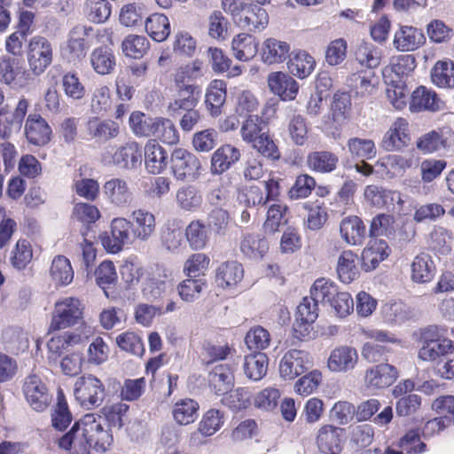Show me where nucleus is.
<instances>
[{
  "label": "nucleus",
  "instance_id": "obj_1",
  "mask_svg": "<svg viewBox=\"0 0 454 454\" xmlns=\"http://www.w3.org/2000/svg\"><path fill=\"white\" fill-rule=\"evenodd\" d=\"M112 442L113 435L104 428L102 417L88 413L76 421L58 443L69 454H90L91 449L99 453L107 451Z\"/></svg>",
  "mask_w": 454,
  "mask_h": 454
},
{
  "label": "nucleus",
  "instance_id": "obj_2",
  "mask_svg": "<svg viewBox=\"0 0 454 454\" xmlns=\"http://www.w3.org/2000/svg\"><path fill=\"white\" fill-rule=\"evenodd\" d=\"M101 162L121 169H137L142 163V151L137 142H127L115 149L106 148L101 154Z\"/></svg>",
  "mask_w": 454,
  "mask_h": 454
},
{
  "label": "nucleus",
  "instance_id": "obj_3",
  "mask_svg": "<svg viewBox=\"0 0 454 454\" xmlns=\"http://www.w3.org/2000/svg\"><path fill=\"white\" fill-rule=\"evenodd\" d=\"M27 61L28 70L39 76L51 65L53 61V45L45 36L34 35L27 47Z\"/></svg>",
  "mask_w": 454,
  "mask_h": 454
},
{
  "label": "nucleus",
  "instance_id": "obj_4",
  "mask_svg": "<svg viewBox=\"0 0 454 454\" xmlns=\"http://www.w3.org/2000/svg\"><path fill=\"white\" fill-rule=\"evenodd\" d=\"M83 309V304L77 298L59 299L55 303L50 330L59 331L79 324L82 319Z\"/></svg>",
  "mask_w": 454,
  "mask_h": 454
},
{
  "label": "nucleus",
  "instance_id": "obj_5",
  "mask_svg": "<svg viewBox=\"0 0 454 454\" xmlns=\"http://www.w3.org/2000/svg\"><path fill=\"white\" fill-rule=\"evenodd\" d=\"M74 395L82 407L90 410L101 405L106 396V388L99 379L88 374L76 380Z\"/></svg>",
  "mask_w": 454,
  "mask_h": 454
},
{
  "label": "nucleus",
  "instance_id": "obj_6",
  "mask_svg": "<svg viewBox=\"0 0 454 454\" xmlns=\"http://www.w3.org/2000/svg\"><path fill=\"white\" fill-rule=\"evenodd\" d=\"M281 193L279 180L270 178L263 182V188L251 185L243 189L238 200L247 207H256L266 205L267 202L276 201Z\"/></svg>",
  "mask_w": 454,
  "mask_h": 454
},
{
  "label": "nucleus",
  "instance_id": "obj_7",
  "mask_svg": "<svg viewBox=\"0 0 454 454\" xmlns=\"http://www.w3.org/2000/svg\"><path fill=\"white\" fill-rule=\"evenodd\" d=\"M312 294L321 300V303L329 304L340 318L348 317L354 310L351 295L347 292H339L336 286H312Z\"/></svg>",
  "mask_w": 454,
  "mask_h": 454
},
{
  "label": "nucleus",
  "instance_id": "obj_8",
  "mask_svg": "<svg viewBox=\"0 0 454 454\" xmlns=\"http://www.w3.org/2000/svg\"><path fill=\"white\" fill-rule=\"evenodd\" d=\"M321 300L316 299L312 294V287L310 288V296L302 299L297 307L295 321L294 324V331L299 339L309 338L311 332L314 330V323L318 317L317 304Z\"/></svg>",
  "mask_w": 454,
  "mask_h": 454
},
{
  "label": "nucleus",
  "instance_id": "obj_9",
  "mask_svg": "<svg viewBox=\"0 0 454 454\" xmlns=\"http://www.w3.org/2000/svg\"><path fill=\"white\" fill-rule=\"evenodd\" d=\"M22 393L29 407L36 411H44L51 404L52 396L43 380L36 374H29L24 380Z\"/></svg>",
  "mask_w": 454,
  "mask_h": 454
},
{
  "label": "nucleus",
  "instance_id": "obj_10",
  "mask_svg": "<svg viewBox=\"0 0 454 454\" xmlns=\"http://www.w3.org/2000/svg\"><path fill=\"white\" fill-rule=\"evenodd\" d=\"M170 163L173 175L178 180L191 182L200 176L201 168L200 160L184 149H175L171 155Z\"/></svg>",
  "mask_w": 454,
  "mask_h": 454
},
{
  "label": "nucleus",
  "instance_id": "obj_11",
  "mask_svg": "<svg viewBox=\"0 0 454 454\" xmlns=\"http://www.w3.org/2000/svg\"><path fill=\"white\" fill-rule=\"evenodd\" d=\"M311 364L310 356L307 351L290 349L283 355L279 362V376L285 380H292L309 370Z\"/></svg>",
  "mask_w": 454,
  "mask_h": 454
},
{
  "label": "nucleus",
  "instance_id": "obj_12",
  "mask_svg": "<svg viewBox=\"0 0 454 454\" xmlns=\"http://www.w3.org/2000/svg\"><path fill=\"white\" fill-rule=\"evenodd\" d=\"M132 223L125 218H114L111 223V235L104 233L99 239L104 248L112 254L119 253L130 242Z\"/></svg>",
  "mask_w": 454,
  "mask_h": 454
},
{
  "label": "nucleus",
  "instance_id": "obj_13",
  "mask_svg": "<svg viewBox=\"0 0 454 454\" xmlns=\"http://www.w3.org/2000/svg\"><path fill=\"white\" fill-rule=\"evenodd\" d=\"M92 28L82 25L74 27L67 35L64 52L70 62L76 61L85 56L90 43L89 37Z\"/></svg>",
  "mask_w": 454,
  "mask_h": 454
},
{
  "label": "nucleus",
  "instance_id": "obj_14",
  "mask_svg": "<svg viewBox=\"0 0 454 454\" xmlns=\"http://www.w3.org/2000/svg\"><path fill=\"white\" fill-rule=\"evenodd\" d=\"M84 132L88 137L98 143H106L120 134V125L111 119L90 117L84 124Z\"/></svg>",
  "mask_w": 454,
  "mask_h": 454
},
{
  "label": "nucleus",
  "instance_id": "obj_15",
  "mask_svg": "<svg viewBox=\"0 0 454 454\" xmlns=\"http://www.w3.org/2000/svg\"><path fill=\"white\" fill-rule=\"evenodd\" d=\"M409 109L411 113H435L444 109V103L434 90L419 86L411 95Z\"/></svg>",
  "mask_w": 454,
  "mask_h": 454
},
{
  "label": "nucleus",
  "instance_id": "obj_16",
  "mask_svg": "<svg viewBox=\"0 0 454 454\" xmlns=\"http://www.w3.org/2000/svg\"><path fill=\"white\" fill-rule=\"evenodd\" d=\"M410 140L407 120L397 118L383 136L381 146L387 152L400 151L409 145Z\"/></svg>",
  "mask_w": 454,
  "mask_h": 454
},
{
  "label": "nucleus",
  "instance_id": "obj_17",
  "mask_svg": "<svg viewBox=\"0 0 454 454\" xmlns=\"http://www.w3.org/2000/svg\"><path fill=\"white\" fill-rule=\"evenodd\" d=\"M358 354L355 348L343 345L333 348L327 360V368L335 373L352 371L357 364Z\"/></svg>",
  "mask_w": 454,
  "mask_h": 454
},
{
  "label": "nucleus",
  "instance_id": "obj_18",
  "mask_svg": "<svg viewBox=\"0 0 454 454\" xmlns=\"http://www.w3.org/2000/svg\"><path fill=\"white\" fill-rule=\"evenodd\" d=\"M270 90L282 100H294L299 91L298 82L288 74L272 72L267 78Z\"/></svg>",
  "mask_w": 454,
  "mask_h": 454
},
{
  "label": "nucleus",
  "instance_id": "obj_19",
  "mask_svg": "<svg viewBox=\"0 0 454 454\" xmlns=\"http://www.w3.org/2000/svg\"><path fill=\"white\" fill-rule=\"evenodd\" d=\"M398 377L397 370L389 364H380L366 370L364 383L370 389H382L392 385Z\"/></svg>",
  "mask_w": 454,
  "mask_h": 454
},
{
  "label": "nucleus",
  "instance_id": "obj_20",
  "mask_svg": "<svg viewBox=\"0 0 454 454\" xmlns=\"http://www.w3.org/2000/svg\"><path fill=\"white\" fill-rule=\"evenodd\" d=\"M235 22L243 29L248 31H262L269 22V15L265 9L261 6L247 4Z\"/></svg>",
  "mask_w": 454,
  "mask_h": 454
},
{
  "label": "nucleus",
  "instance_id": "obj_21",
  "mask_svg": "<svg viewBox=\"0 0 454 454\" xmlns=\"http://www.w3.org/2000/svg\"><path fill=\"white\" fill-rule=\"evenodd\" d=\"M342 429L333 425L322 426L317 434V445L324 454H339L341 450Z\"/></svg>",
  "mask_w": 454,
  "mask_h": 454
},
{
  "label": "nucleus",
  "instance_id": "obj_22",
  "mask_svg": "<svg viewBox=\"0 0 454 454\" xmlns=\"http://www.w3.org/2000/svg\"><path fill=\"white\" fill-rule=\"evenodd\" d=\"M426 41L422 31L411 26H401L394 36V46L397 51H410L417 50Z\"/></svg>",
  "mask_w": 454,
  "mask_h": 454
},
{
  "label": "nucleus",
  "instance_id": "obj_23",
  "mask_svg": "<svg viewBox=\"0 0 454 454\" xmlns=\"http://www.w3.org/2000/svg\"><path fill=\"white\" fill-rule=\"evenodd\" d=\"M145 164L150 174H160L168 165L167 151L155 140H148L145 145Z\"/></svg>",
  "mask_w": 454,
  "mask_h": 454
},
{
  "label": "nucleus",
  "instance_id": "obj_24",
  "mask_svg": "<svg viewBox=\"0 0 454 454\" xmlns=\"http://www.w3.org/2000/svg\"><path fill=\"white\" fill-rule=\"evenodd\" d=\"M27 140L35 145H43L51 139V129L39 114H30L25 125Z\"/></svg>",
  "mask_w": 454,
  "mask_h": 454
},
{
  "label": "nucleus",
  "instance_id": "obj_25",
  "mask_svg": "<svg viewBox=\"0 0 454 454\" xmlns=\"http://www.w3.org/2000/svg\"><path fill=\"white\" fill-rule=\"evenodd\" d=\"M240 151L231 145H223L214 152L211 157V172L221 175L240 159Z\"/></svg>",
  "mask_w": 454,
  "mask_h": 454
},
{
  "label": "nucleus",
  "instance_id": "obj_26",
  "mask_svg": "<svg viewBox=\"0 0 454 454\" xmlns=\"http://www.w3.org/2000/svg\"><path fill=\"white\" fill-rule=\"evenodd\" d=\"M364 196L368 203L378 207L391 206L395 203L403 205V203L399 192L389 191L377 184L367 185Z\"/></svg>",
  "mask_w": 454,
  "mask_h": 454
},
{
  "label": "nucleus",
  "instance_id": "obj_27",
  "mask_svg": "<svg viewBox=\"0 0 454 454\" xmlns=\"http://www.w3.org/2000/svg\"><path fill=\"white\" fill-rule=\"evenodd\" d=\"M411 278L417 284H427L433 281L436 269L428 254L421 253L415 256L411 264Z\"/></svg>",
  "mask_w": 454,
  "mask_h": 454
},
{
  "label": "nucleus",
  "instance_id": "obj_28",
  "mask_svg": "<svg viewBox=\"0 0 454 454\" xmlns=\"http://www.w3.org/2000/svg\"><path fill=\"white\" fill-rule=\"evenodd\" d=\"M103 192L108 200L118 207L127 206L132 200V192L122 178L115 177L106 181Z\"/></svg>",
  "mask_w": 454,
  "mask_h": 454
},
{
  "label": "nucleus",
  "instance_id": "obj_29",
  "mask_svg": "<svg viewBox=\"0 0 454 454\" xmlns=\"http://www.w3.org/2000/svg\"><path fill=\"white\" fill-rule=\"evenodd\" d=\"M289 43L276 38H268L262 43L261 58L265 64H278L289 57Z\"/></svg>",
  "mask_w": 454,
  "mask_h": 454
},
{
  "label": "nucleus",
  "instance_id": "obj_30",
  "mask_svg": "<svg viewBox=\"0 0 454 454\" xmlns=\"http://www.w3.org/2000/svg\"><path fill=\"white\" fill-rule=\"evenodd\" d=\"M185 237L192 250H202L210 241L211 229L202 220H193L186 226Z\"/></svg>",
  "mask_w": 454,
  "mask_h": 454
},
{
  "label": "nucleus",
  "instance_id": "obj_31",
  "mask_svg": "<svg viewBox=\"0 0 454 454\" xmlns=\"http://www.w3.org/2000/svg\"><path fill=\"white\" fill-rule=\"evenodd\" d=\"M340 232L347 244L357 246L363 244L366 235V228L359 217L348 216L340 222Z\"/></svg>",
  "mask_w": 454,
  "mask_h": 454
},
{
  "label": "nucleus",
  "instance_id": "obj_32",
  "mask_svg": "<svg viewBox=\"0 0 454 454\" xmlns=\"http://www.w3.org/2000/svg\"><path fill=\"white\" fill-rule=\"evenodd\" d=\"M226 100V84L223 80L212 81L206 91L205 104L212 116H218Z\"/></svg>",
  "mask_w": 454,
  "mask_h": 454
},
{
  "label": "nucleus",
  "instance_id": "obj_33",
  "mask_svg": "<svg viewBox=\"0 0 454 454\" xmlns=\"http://www.w3.org/2000/svg\"><path fill=\"white\" fill-rule=\"evenodd\" d=\"M132 233L140 240H147L155 231V217L145 210L137 209L131 215Z\"/></svg>",
  "mask_w": 454,
  "mask_h": 454
},
{
  "label": "nucleus",
  "instance_id": "obj_34",
  "mask_svg": "<svg viewBox=\"0 0 454 454\" xmlns=\"http://www.w3.org/2000/svg\"><path fill=\"white\" fill-rule=\"evenodd\" d=\"M269 358L262 352H254L244 358L243 371L245 375L253 381L261 380L267 373Z\"/></svg>",
  "mask_w": 454,
  "mask_h": 454
},
{
  "label": "nucleus",
  "instance_id": "obj_35",
  "mask_svg": "<svg viewBox=\"0 0 454 454\" xmlns=\"http://www.w3.org/2000/svg\"><path fill=\"white\" fill-rule=\"evenodd\" d=\"M199 403L191 398L178 400L172 409L174 420L181 425L186 426L193 423L199 416Z\"/></svg>",
  "mask_w": 454,
  "mask_h": 454
},
{
  "label": "nucleus",
  "instance_id": "obj_36",
  "mask_svg": "<svg viewBox=\"0 0 454 454\" xmlns=\"http://www.w3.org/2000/svg\"><path fill=\"white\" fill-rule=\"evenodd\" d=\"M209 383L217 395H224L234 384L233 370L227 364H220L209 374Z\"/></svg>",
  "mask_w": 454,
  "mask_h": 454
},
{
  "label": "nucleus",
  "instance_id": "obj_37",
  "mask_svg": "<svg viewBox=\"0 0 454 454\" xmlns=\"http://www.w3.org/2000/svg\"><path fill=\"white\" fill-rule=\"evenodd\" d=\"M90 64L97 74L105 75L114 71L116 59L110 48L98 47L90 54Z\"/></svg>",
  "mask_w": 454,
  "mask_h": 454
},
{
  "label": "nucleus",
  "instance_id": "obj_38",
  "mask_svg": "<svg viewBox=\"0 0 454 454\" xmlns=\"http://www.w3.org/2000/svg\"><path fill=\"white\" fill-rule=\"evenodd\" d=\"M453 352L454 341L448 338H442V340L432 343L430 346L419 347L418 356L426 362H436Z\"/></svg>",
  "mask_w": 454,
  "mask_h": 454
},
{
  "label": "nucleus",
  "instance_id": "obj_39",
  "mask_svg": "<svg viewBox=\"0 0 454 454\" xmlns=\"http://www.w3.org/2000/svg\"><path fill=\"white\" fill-rule=\"evenodd\" d=\"M388 246L386 241L380 239L371 241L363 250L362 259L365 270H374L378 264L388 255Z\"/></svg>",
  "mask_w": 454,
  "mask_h": 454
},
{
  "label": "nucleus",
  "instance_id": "obj_40",
  "mask_svg": "<svg viewBox=\"0 0 454 454\" xmlns=\"http://www.w3.org/2000/svg\"><path fill=\"white\" fill-rule=\"evenodd\" d=\"M234 57L240 61H248L253 59L258 51V42L247 34H239L231 42Z\"/></svg>",
  "mask_w": 454,
  "mask_h": 454
},
{
  "label": "nucleus",
  "instance_id": "obj_41",
  "mask_svg": "<svg viewBox=\"0 0 454 454\" xmlns=\"http://www.w3.org/2000/svg\"><path fill=\"white\" fill-rule=\"evenodd\" d=\"M269 248L265 239L259 236L245 233L241 236L239 249L246 256L253 260L262 259Z\"/></svg>",
  "mask_w": 454,
  "mask_h": 454
},
{
  "label": "nucleus",
  "instance_id": "obj_42",
  "mask_svg": "<svg viewBox=\"0 0 454 454\" xmlns=\"http://www.w3.org/2000/svg\"><path fill=\"white\" fill-rule=\"evenodd\" d=\"M431 81L439 88L454 89V61L438 60L431 69Z\"/></svg>",
  "mask_w": 454,
  "mask_h": 454
},
{
  "label": "nucleus",
  "instance_id": "obj_43",
  "mask_svg": "<svg viewBox=\"0 0 454 454\" xmlns=\"http://www.w3.org/2000/svg\"><path fill=\"white\" fill-rule=\"evenodd\" d=\"M339 159L332 152L318 151L310 153L307 156L308 167L318 173H329L336 168Z\"/></svg>",
  "mask_w": 454,
  "mask_h": 454
},
{
  "label": "nucleus",
  "instance_id": "obj_44",
  "mask_svg": "<svg viewBox=\"0 0 454 454\" xmlns=\"http://www.w3.org/2000/svg\"><path fill=\"white\" fill-rule=\"evenodd\" d=\"M5 348L12 353L19 355L27 350L29 340L27 333L19 327H8L2 334Z\"/></svg>",
  "mask_w": 454,
  "mask_h": 454
},
{
  "label": "nucleus",
  "instance_id": "obj_45",
  "mask_svg": "<svg viewBox=\"0 0 454 454\" xmlns=\"http://www.w3.org/2000/svg\"><path fill=\"white\" fill-rule=\"evenodd\" d=\"M357 257L351 251H344L340 255L337 264V273L340 282L350 284L356 280L359 275V270L356 265Z\"/></svg>",
  "mask_w": 454,
  "mask_h": 454
},
{
  "label": "nucleus",
  "instance_id": "obj_46",
  "mask_svg": "<svg viewBox=\"0 0 454 454\" xmlns=\"http://www.w3.org/2000/svg\"><path fill=\"white\" fill-rule=\"evenodd\" d=\"M179 90L176 98L168 104V110L172 113H177L180 110L189 111L193 109L198 98L195 96V90L198 89L194 85H178Z\"/></svg>",
  "mask_w": 454,
  "mask_h": 454
},
{
  "label": "nucleus",
  "instance_id": "obj_47",
  "mask_svg": "<svg viewBox=\"0 0 454 454\" xmlns=\"http://www.w3.org/2000/svg\"><path fill=\"white\" fill-rule=\"evenodd\" d=\"M148 35L156 42L165 41L170 34V23L164 14L153 13L145 23Z\"/></svg>",
  "mask_w": 454,
  "mask_h": 454
},
{
  "label": "nucleus",
  "instance_id": "obj_48",
  "mask_svg": "<svg viewBox=\"0 0 454 454\" xmlns=\"http://www.w3.org/2000/svg\"><path fill=\"white\" fill-rule=\"evenodd\" d=\"M74 270L70 261L64 255H57L53 258L50 277L56 284H71L74 279Z\"/></svg>",
  "mask_w": 454,
  "mask_h": 454
},
{
  "label": "nucleus",
  "instance_id": "obj_49",
  "mask_svg": "<svg viewBox=\"0 0 454 454\" xmlns=\"http://www.w3.org/2000/svg\"><path fill=\"white\" fill-rule=\"evenodd\" d=\"M356 61L367 68H376L380 65L382 50L368 42H362L355 52Z\"/></svg>",
  "mask_w": 454,
  "mask_h": 454
},
{
  "label": "nucleus",
  "instance_id": "obj_50",
  "mask_svg": "<svg viewBox=\"0 0 454 454\" xmlns=\"http://www.w3.org/2000/svg\"><path fill=\"white\" fill-rule=\"evenodd\" d=\"M244 268L237 261L222 263L215 270V281L221 284H239L244 278Z\"/></svg>",
  "mask_w": 454,
  "mask_h": 454
},
{
  "label": "nucleus",
  "instance_id": "obj_51",
  "mask_svg": "<svg viewBox=\"0 0 454 454\" xmlns=\"http://www.w3.org/2000/svg\"><path fill=\"white\" fill-rule=\"evenodd\" d=\"M287 66L293 75L303 79L312 73L316 61L308 52L300 51L290 59Z\"/></svg>",
  "mask_w": 454,
  "mask_h": 454
},
{
  "label": "nucleus",
  "instance_id": "obj_52",
  "mask_svg": "<svg viewBox=\"0 0 454 454\" xmlns=\"http://www.w3.org/2000/svg\"><path fill=\"white\" fill-rule=\"evenodd\" d=\"M111 4L106 0H85L82 12L89 20L94 23H103L111 15Z\"/></svg>",
  "mask_w": 454,
  "mask_h": 454
},
{
  "label": "nucleus",
  "instance_id": "obj_53",
  "mask_svg": "<svg viewBox=\"0 0 454 454\" xmlns=\"http://www.w3.org/2000/svg\"><path fill=\"white\" fill-rule=\"evenodd\" d=\"M205 74L203 62L195 59L192 63L178 67L175 73V82L177 85H189L190 82H196Z\"/></svg>",
  "mask_w": 454,
  "mask_h": 454
},
{
  "label": "nucleus",
  "instance_id": "obj_54",
  "mask_svg": "<svg viewBox=\"0 0 454 454\" xmlns=\"http://www.w3.org/2000/svg\"><path fill=\"white\" fill-rule=\"evenodd\" d=\"M72 421V415L69 411L64 393L61 389L57 394V403L51 412V423L53 427L62 431L66 429Z\"/></svg>",
  "mask_w": 454,
  "mask_h": 454
},
{
  "label": "nucleus",
  "instance_id": "obj_55",
  "mask_svg": "<svg viewBox=\"0 0 454 454\" xmlns=\"http://www.w3.org/2000/svg\"><path fill=\"white\" fill-rule=\"evenodd\" d=\"M376 77L372 73L358 72L348 78V85L356 95L362 97L371 95L376 84Z\"/></svg>",
  "mask_w": 454,
  "mask_h": 454
},
{
  "label": "nucleus",
  "instance_id": "obj_56",
  "mask_svg": "<svg viewBox=\"0 0 454 454\" xmlns=\"http://www.w3.org/2000/svg\"><path fill=\"white\" fill-rule=\"evenodd\" d=\"M210 263L207 255L201 253L192 254L184 264V273L188 281H197V278L205 274Z\"/></svg>",
  "mask_w": 454,
  "mask_h": 454
},
{
  "label": "nucleus",
  "instance_id": "obj_57",
  "mask_svg": "<svg viewBox=\"0 0 454 454\" xmlns=\"http://www.w3.org/2000/svg\"><path fill=\"white\" fill-rule=\"evenodd\" d=\"M26 74V70L18 60L7 57L0 59V81L5 84H12Z\"/></svg>",
  "mask_w": 454,
  "mask_h": 454
},
{
  "label": "nucleus",
  "instance_id": "obj_58",
  "mask_svg": "<svg viewBox=\"0 0 454 454\" xmlns=\"http://www.w3.org/2000/svg\"><path fill=\"white\" fill-rule=\"evenodd\" d=\"M270 334L261 325L251 327L245 336V344L248 349L259 352L270 347Z\"/></svg>",
  "mask_w": 454,
  "mask_h": 454
},
{
  "label": "nucleus",
  "instance_id": "obj_59",
  "mask_svg": "<svg viewBox=\"0 0 454 454\" xmlns=\"http://www.w3.org/2000/svg\"><path fill=\"white\" fill-rule=\"evenodd\" d=\"M222 403L232 411H242L247 409L251 402V393L247 388L239 387L235 390L228 391L223 395Z\"/></svg>",
  "mask_w": 454,
  "mask_h": 454
},
{
  "label": "nucleus",
  "instance_id": "obj_60",
  "mask_svg": "<svg viewBox=\"0 0 454 454\" xmlns=\"http://www.w3.org/2000/svg\"><path fill=\"white\" fill-rule=\"evenodd\" d=\"M176 200L181 209L193 212L201 206L202 197L195 187L185 186L176 192Z\"/></svg>",
  "mask_w": 454,
  "mask_h": 454
},
{
  "label": "nucleus",
  "instance_id": "obj_61",
  "mask_svg": "<svg viewBox=\"0 0 454 454\" xmlns=\"http://www.w3.org/2000/svg\"><path fill=\"white\" fill-rule=\"evenodd\" d=\"M152 137L170 145L179 142V134L173 121L161 117H158Z\"/></svg>",
  "mask_w": 454,
  "mask_h": 454
},
{
  "label": "nucleus",
  "instance_id": "obj_62",
  "mask_svg": "<svg viewBox=\"0 0 454 454\" xmlns=\"http://www.w3.org/2000/svg\"><path fill=\"white\" fill-rule=\"evenodd\" d=\"M349 153L362 160H371L376 156V146L372 139L351 137L347 141Z\"/></svg>",
  "mask_w": 454,
  "mask_h": 454
},
{
  "label": "nucleus",
  "instance_id": "obj_63",
  "mask_svg": "<svg viewBox=\"0 0 454 454\" xmlns=\"http://www.w3.org/2000/svg\"><path fill=\"white\" fill-rule=\"evenodd\" d=\"M158 117L152 118L141 112H133L129 116L132 132L138 137H152Z\"/></svg>",
  "mask_w": 454,
  "mask_h": 454
},
{
  "label": "nucleus",
  "instance_id": "obj_64",
  "mask_svg": "<svg viewBox=\"0 0 454 454\" xmlns=\"http://www.w3.org/2000/svg\"><path fill=\"white\" fill-rule=\"evenodd\" d=\"M447 141L443 137L442 132L437 130H431L417 140V148L423 153H432L438 152L446 147Z\"/></svg>",
  "mask_w": 454,
  "mask_h": 454
}]
</instances>
